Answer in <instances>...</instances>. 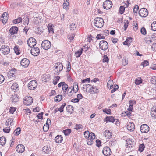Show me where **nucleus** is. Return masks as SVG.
I'll return each mask as SVG.
<instances>
[{
  "instance_id": "2",
  "label": "nucleus",
  "mask_w": 156,
  "mask_h": 156,
  "mask_svg": "<svg viewBox=\"0 0 156 156\" xmlns=\"http://www.w3.org/2000/svg\"><path fill=\"white\" fill-rule=\"evenodd\" d=\"M54 67L55 72L56 74L58 75L59 73L63 69V66L62 63L58 62L55 64Z\"/></svg>"
},
{
  "instance_id": "10",
  "label": "nucleus",
  "mask_w": 156,
  "mask_h": 156,
  "mask_svg": "<svg viewBox=\"0 0 156 156\" xmlns=\"http://www.w3.org/2000/svg\"><path fill=\"white\" fill-rule=\"evenodd\" d=\"M0 50L4 55L8 54L10 51L9 47L6 45H2L1 47Z\"/></svg>"
},
{
  "instance_id": "37",
  "label": "nucleus",
  "mask_w": 156,
  "mask_h": 156,
  "mask_svg": "<svg viewBox=\"0 0 156 156\" xmlns=\"http://www.w3.org/2000/svg\"><path fill=\"white\" fill-rule=\"evenodd\" d=\"M114 117L113 116L107 117H106V121H109L112 123H113L115 121Z\"/></svg>"
},
{
  "instance_id": "30",
  "label": "nucleus",
  "mask_w": 156,
  "mask_h": 156,
  "mask_svg": "<svg viewBox=\"0 0 156 156\" xmlns=\"http://www.w3.org/2000/svg\"><path fill=\"white\" fill-rule=\"evenodd\" d=\"M69 87L67 84H66L65 83H64L63 85L62 88V90L63 91V93H66V91L68 90V89L69 88Z\"/></svg>"
},
{
  "instance_id": "15",
  "label": "nucleus",
  "mask_w": 156,
  "mask_h": 156,
  "mask_svg": "<svg viewBox=\"0 0 156 156\" xmlns=\"http://www.w3.org/2000/svg\"><path fill=\"white\" fill-rule=\"evenodd\" d=\"M30 63L29 60L27 58H24L21 61L20 64L24 68L27 67Z\"/></svg>"
},
{
  "instance_id": "49",
  "label": "nucleus",
  "mask_w": 156,
  "mask_h": 156,
  "mask_svg": "<svg viewBox=\"0 0 156 156\" xmlns=\"http://www.w3.org/2000/svg\"><path fill=\"white\" fill-rule=\"evenodd\" d=\"M105 38V36H103L102 34H98L96 38L97 39H104Z\"/></svg>"
},
{
  "instance_id": "43",
  "label": "nucleus",
  "mask_w": 156,
  "mask_h": 156,
  "mask_svg": "<svg viewBox=\"0 0 156 156\" xmlns=\"http://www.w3.org/2000/svg\"><path fill=\"white\" fill-rule=\"evenodd\" d=\"M14 50L15 52L17 55H19L20 54L19 51V47L17 46H15L14 48Z\"/></svg>"
},
{
  "instance_id": "52",
  "label": "nucleus",
  "mask_w": 156,
  "mask_h": 156,
  "mask_svg": "<svg viewBox=\"0 0 156 156\" xmlns=\"http://www.w3.org/2000/svg\"><path fill=\"white\" fill-rule=\"evenodd\" d=\"M72 87H73L74 93H76L78 91V87L77 85H76L75 83V84H74L73 86H72Z\"/></svg>"
},
{
  "instance_id": "46",
  "label": "nucleus",
  "mask_w": 156,
  "mask_h": 156,
  "mask_svg": "<svg viewBox=\"0 0 156 156\" xmlns=\"http://www.w3.org/2000/svg\"><path fill=\"white\" fill-rule=\"evenodd\" d=\"M70 27L71 30H74L76 28V25L75 23H73L70 24Z\"/></svg>"
},
{
  "instance_id": "16",
  "label": "nucleus",
  "mask_w": 156,
  "mask_h": 156,
  "mask_svg": "<svg viewBox=\"0 0 156 156\" xmlns=\"http://www.w3.org/2000/svg\"><path fill=\"white\" fill-rule=\"evenodd\" d=\"M39 49L37 47H35L34 48H32L31 50V54L34 56L38 55L40 53Z\"/></svg>"
},
{
  "instance_id": "36",
  "label": "nucleus",
  "mask_w": 156,
  "mask_h": 156,
  "mask_svg": "<svg viewBox=\"0 0 156 156\" xmlns=\"http://www.w3.org/2000/svg\"><path fill=\"white\" fill-rule=\"evenodd\" d=\"M151 30L154 31H156V21H154L151 24Z\"/></svg>"
},
{
  "instance_id": "9",
  "label": "nucleus",
  "mask_w": 156,
  "mask_h": 156,
  "mask_svg": "<svg viewBox=\"0 0 156 156\" xmlns=\"http://www.w3.org/2000/svg\"><path fill=\"white\" fill-rule=\"evenodd\" d=\"M27 42L28 46L31 48L34 47L36 44V40L33 37L29 38Z\"/></svg>"
},
{
  "instance_id": "54",
  "label": "nucleus",
  "mask_w": 156,
  "mask_h": 156,
  "mask_svg": "<svg viewBox=\"0 0 156 156\" xmlns=\"http://www.w3.org/2000/svg\"><path fill=\"white\" fill-rule=\"evenodd\" d=\"M131 113L128 111L125 112L124 113H122V115L124 114V116H127L129 118L130 117V116L131 115Z\"/></svg>"
},
{
  "instance_id": "8",
  "label": "nucleus",
  "mask_w": 156,
  "mask_h": 156,
  "mask_svg": "<svg viewBox=\"0 0 156 156\" xmlns=\"http://www.w3.org/2000/svg\"><path fill=\"white\" fill-rule=\"evenodd\" d=\"M112 5V2L110 0H106L103 3V7L104 9H110Z\"/></svg>"
},
{
  "instance_id": "40",
  "label": "nucleus",
  "mask_w": 156,
  "mask_h": 156,
  "mask_svg": "<svg viewBox=\"0 0 156 156\" xmlns=\"http://www.w3.org/2000/svg\"><path fill=\"white\" fill-rule=\"evenodd\" d=\"M125 7L123 6H121L119 8V13L122 14L124 12Z\"/></svg>"
},
{
  "instance_id": "48",
  "label": "nucleus",
  "mask_w": 156,
  "mask_h": 156,
  "mask_svg": "<svg viewBox=\"0 0 156 156\" xmlns=\"http://www.w3.org/2000/svg\"><path fill=\"white\" fill-rule=\"evenodd\" d=\"M49 128V124L46 123L43 126V129L44 131L46 132L48 130Z\"/></svg>"
},
{
  "instance_id": "24",
  "label": "nucleus",
  "mask_w": 156,
  "mask_h": 156,
  "mask_svg": "<svg viewBox=\"0 0 156 156\" xmlns=\"http://www.w3.org/2000/svg\"><path fill=\"white\" fill-rule=\"evenodd\" d=\"M11 98L12 102L14 104L19 100V98L17 97V95L16 94L12 95L11 97Z\"/></svg>"
},
{
  "instance_id": "57",
  "label": "nucleus",
  "mask_w": 156,
  "mask_h": 156,
  "mask_svg": "<svg viewBox=\"0 0 156 156\" xmlns=\"http://www.w3.org/2000/svg\"><path fill=\"white\" fill-rule=\"evenodd\" d=\"M129 22L128 21H126V22H124V30H126L127 28V27L128 25Z\"/></svg>"
},
{
  "instance_id": "44",
  "label": "nucleus",
  "mask_w": 156,
  "mask_h": 156,
  "mask_svg": "<svg viewBox=\"0 0 156 156\" xmlns=\"http://www.w3.org/2000/svg\"><path fill=\"white\" fill-rule=\"evenodd\" d=\"M150 81L152 84L156 85V77L153 76L151 78Z\"/></svg>"
},
{
  "instance_id": "22",
  "label": "nucleus",
  "mask_w": 156,
  "mask_h": 156,
  "mask_svg": "<svg viewBox=\"0 0 156 156\" xmlns=\"http://www.w3.org/2000/svg\"><path fill=\"white\" fill-rule=\"evenodd\" d=\"M55 140L57 143H61L63 140V137L61 135H58L55 138Z\"/></svg>"
},
{
  "instance_id": "34",
  "label": "nucleus",
  "mask_w": 156,
  "mask_h": 156,
  "mask_svg": "<svg viewBox=\"0 0 156 156\" xmlns=\"http://www.w3.org/2000/svg\"><path fill=\"white\" fill-rule=\"evenodd\" d=\"M95 139V138L93 139L88 138V139L87 140V144L89 145H92L94 142V140Z\"/></svg>"
},
{
  "instance_id": "7",
  "label": "nucleus",
  "mask_w": 156,
  "mask_h": 156,
  "mask_svg": "<svg viewBox=\"0 0 156 156\" xmlns=\"http://www.w3.org/2000/svg\"><path fill=\"white\" fill-rule=\"evenodd\" d=\"M148 14L147 10L145 8L141 9L139 11V14L140 16L142 17H146Z\"/></svg>"
},
{
  "instance_id": "59",
  "label": "nucleus",
  "mask_w": 156,
  "mask_h": 156,
  "mask_svg": "<svg viewBox=\"0 0 156 156\" xmlns=\"http://www.w3.org/2000/svg\"><path fill=\"white\" fill-rule=\"evenodd\" d=\"M76 127L74 128L77 130H79L82 127V126L80 124H76Z\"/></svg>"
},
{
  "instance_id": "4",
  "label": "nucleus",
  "mask_w": 156,
  "mask_h": 156,
  "mask_svg": "<svg viewBox=\"0 0 156 156\" xmlns=\"http://www.w3.org/2000/svg\"><path fill=\"white\" fill-rule=\"evenodd\" d=\"M33 102L32 97L29 96H26L23 99V103L26 105H30Z\"/></svg>"
},
{
  "instance_id": "11",
  "label": "nucleus",
  "mask_w": 156,
  "mask_h": 156,
  "mask_svg": "<svg viewBox=\"0 0 156 156\" xmlns=\"http://www.w3.org/2000/svg\"><path fill=\"white\" fill-rule=\"evenodd\" d=\"M84 136L86 138H95V135L94 133H90L88 131H86L84 133Z\"/></svg>"
},
{
  "instance_id": "26",
  "label": "nucleus",
  "mask_w": 156,
  "mask_h": 156,
  "mask_svg": "<svg viewBox=\"0 0 156 156\" xmlns=\"http://www.w3.org/2000/svg\"><path fill=\"white\" fill-rule=\"evenodd\" d=\"M69 0H66L65 1L63 4V7L64 9H67L69 8Z\"/></svg>"
},
{
  "instance_id": "58",
  "label": "nucleus",
  "mask_w": 156,
  "mask_h": 156,
  "mask_svg": "<svg viewBox=\"0 0 156 156\" xmlns=\"http://www.w3.org/2000/svg\"><path fill=\"white\" fill-rule=\"evenodd\" d=\"M13 122V119H11V118L8 119L6 121V122H7L8 124H9V123H10V124L11 125H13V124H12Z\"/></svg>"
},
{
  "instance_id": "28",
  "label": "nucleus",
  "mask_w": 156,
  "mask_h": 156,
  "mask_svg": "<svg viewBox=\"0 0 156 156\" xmlns=\"http://www.w3.org/2000/svg\"><path fill=\"white\" fill-rule=\"evenodd\" d=\"M53 27L54 26H53V25L51 24H49L48 25L47 27L48 29V32L49 33H51L52 34L54 33Z\"/></svg>"
},
{
  "instance_id": "39",
  "label": "nucleus",
  "mask_w": 156,
  "mask_h": 156,
  "mask_svg": "<svg viewBox=\"0 0 156 156\" xmlns=\"http://www.w3.org/2000/svg\"><path fill=\"white\" fill-rule=\"evenodd\" d=\"M113 84V82L112 80H109L107 83V86L108 87H109L110 88H112Z\"/></svg>"
},
{
  "instance_id": "38",
  "label": "nucleus",
  "mask_w": 156,
  "mask_h": 156,
  "mask_svg": "<svg viewBox=\"0 0 156 156\" xmlns=\"http://www.w3.org/2000/svg\"><path fill=\"white\" fill-rule=\"evenodd\" d=\"M22 19L20 17L18 18L17 19H15L13 20V23H20L22 21Z\"/></svg>"
},
{
  "instance_id": "23",
  "label": "nucleus",
  "mask_w": 156,
  "mask_h": 156,
  "mask_svg": "<svg viewBox=\"0 0 156 156\" xmlns=\"http://www.w3.org/2000/svg\"><path fill=\"white\" fill-rule=\"evenodd\" d=\"M90 92L91 93H97L99 91V89L96 86H91L90 88Z\"/></svg>"
},
{
  "instance_id": "1",
  "label": "nucleus",
  "mask_w": 156,
  "mask_h": 156,
  "mask_svg": "<svg viewBox=\"0 0 156 156\" xmlns=\"http://www.w3.org/2000/svg\"><path fill=\"white\" fill-rule=\"evenodd\" d=\"M104 20L101 18L97 17L94 20V24L95 26L97 28H101L104 24Z\"/></svg>"
},
{
  "instance_id": "60",
  "label": "nucleus",
  "mask_w": 156,
  "mask_h": 156,
  "mask_svg": "<svg viewBox=\"0 0 156 156\" xmlns=\"http://www.w3.org/2000/svg\"><path fill=\"white\" fill-rule=\"evenodd\" d=\"M149 65V62L147 60L144 61L141 64L143 67Z\"/></svg>"
},
{
  "instance_id": "53",
  "label": "nucleus",
  "mask_w": 156,
  "mask_h": 156,
  "mask_svg": "<svg viewBox=\"0 0 156 156\" xmlns=\"http://www.w3.org/2000/svg\"><path fill=\"white\" fill-rule=\"evenodd\" d=\"M109 60V59L107 56L106 55H105L104 56V58L103 59V62H108Z\"/></svg>"
},
{
  "instance_id": "42",
  "label": "nucleus",
  "mask_w": 156,
  "mask_h": 156,
  "mask_svg": "<svg viewBox=\"0 0 156 156\" xmlns=\"http://www.w3.org/2000/svg\"><path fill=\"white\" fill-rule=\"evenodd\" d=\"M63 132L65 135L67 136L70 134L71 132V130L70 129H68L63 130Z\"/></svg>"
},
{
  "instance_id": "29",
  "label": "nucleus",
  "mask_w": 156,
  "mask_h": 156,
  "mask_svg": "<svg viewBox=\"0 0 156 156\" xmlns=\"http://www.w3.org/2000/svg\"><path fill=\"white\" fill-rule=\"evenodd\" d=\"M6 139L5 137L2 136L0 138V144L2 146L4 145L6 142Z\"/></svg>"
},
{
  "instance_id": "61",
  "label": "nucleus",
  "mask_w": 156,
  "mask_h": 156,
  "mask_svg": "<svg viewBox=\"0 0 156 156\" xmlns=\"http://www.w3.org/2000/svg\"><path fill=\"white\" fill-rule=\"evenodd\" d=\"M8 20V17H7V16H5V17H3V18H2V23L4 24L6 23Z\"/></svg>"
},
{
  "instance_id": "17",
  "label": "nucleus",
  "mask_w": 156,
  "mask_h": 156,
  "mask_svg": "<svg viewBox=\"0 0 156 156\" xmlns=\"http://www.w3.org/2000/svg\"><path fill=\"white\" fill-rule=\"evenodd\" d=\"M16 150V151L20 153H22L25 151V147L22 144H18L17 145Z\"/></svg>"
},
{
  "instance_id": "21",
  "label": "nucleus",
  "mask_w": 156,
  "mask_h": 156,
  "mask_svg": "<svg viewBox=\"0 0 156 156\" xmlns=\"http://www.w3.org/2000/svg\"><path fill=\"white\" fill-rule=\"evenodd\" d=\"M112 133L109 130H105L104 133V136L106 139H109L112 136Z\"/></svg>"
},
{
  "instance_id": "27",
  "label": "nucleus",
  "mask_w": 156,
  "mask_h": 156,
  "mask_svg": "<svg viewBox=\"0 0 156 156\" xmlns=\"http://www.w3.org/2000/svg\"><path fill=\"white\" fill-rule=\"evenodd\" d=\"M43 151L46 154H48L50 153L51 151V149L48 147V146H45L43 147Z\"/></svg>"
},
{
  "instance_id": "50",
  "label": "nucleus",
  "mask_w": 156,
  "mask_h": 156,
  "mask_svg": "<svg viewBox=\"0 0 156 156\" xmlns=\"http://www.w3.org/2000/svg\"><path fill=\"white\" fill-rule=\"evenodd\" d=\"M75 36V35L74 34H71L68 36V38L70 41L73 40Z\"/></svg>"
},
{
  "instance_id": "3",
  "label": "nucleus",
  "mask_w": 156,
  "mask_h": 156,
  "mask_svg": "<svg viewBox=\"0 0 156 156\" xmlns=\"http://www.w3.org/2000/svg\"><path fill=\"white\" fill-rule=\"evenodd\" d=\"M51 46V42L47 40H44L41 44V47L45 50H48Z\"/></svg>"
},
{
  "instance_id": "64",
  "label": "nucleus",
  "mask_w": 156,
  "mask_h": 156,
  "mask_svg": "<svg viewBox=\"0 0 156 156\" xmlns=\"http://www.w3.org/2000/svg\"><path fill=\"white\" fill-rule=\"evenodd\" d=\"M10 130V129L9 127H6L3 129V131L4 132L8 133H9Z\"/></svg>"
},
{
  "instance_id": "32",
  "label": "nucleus",
  "mask_w": 156,
  "mask_h": 156,
  "mask_svg": "<svg viewBox=\"0 0 156 156\" xmlns=\"http://www.w3.org/2000/svg\"><path fill=\"white\" fill-rule=\"evenodd\" d=\"M142 82V80L141 78H136L135 81V83L136 85H138L141 83Z\"/></svg>"
},
{
  "instance_id": "25",
  "label": "nucleus",
  "mask_w": 156,
  "mask_h": 156,
  "mask_svg": "<svg viewBox=\"0 0 156 156\" xmlns=\"http://www.w3.org/2000/svg\"><path fill=\"white\" fill-rule=\"evenodd\" d=\"M73 89V92L74 93L73 87H72V86L69 87L68 89L67 94L69 96H72L73 95V93L72 92Z\"/></svg>"
},
{
  "instance_id": "35",
  "label": "nucleus",
  "mask_w": 156,
  "mask_h": 156,
  "mask_svg": "<svg viewBox=\"0 0 156 156\" xmlns=\"http://www.w3.org/2000/svg\"><path fill=\"white\" fill-rule=\"evenodd\" d=\"M21 129L20 128L18 127L16 128L14 132V134L15 135H18L20 133Z\"/></svg>"
},
{
  "instance_id": "20",
  "label": "nucleus",
  "mask_w": 156,
  "mask_h": 156,
  "mask_svg": "<svg viewBox=\"0 0 156 156\" xmlns=\"http://www.w3.org/2000/svg\"><path fill=\"white\" fill-rule=\"evenodd\" d=\"M18 31V28L16 26H12L10 28L9 32L11 35H14L17 33Z\"/></svg>"
},
{
  "instance_id": "13",
  "label": "nucleus",
  "mask_w": 156,
  "mask_h": 156,
  "mask_svg": "<svg viewBox=\"0 0 156 156\" xmlns=\"http://www.w3.org/2000/svg\"><path fill=\"white\" fill-rule=\"evenodd\" d=\"M16 76V72L15 69H12L11 70L9 73L8 75V77L9 79L11 78L13 80Z\"/></svg>"
},
{
  "instance_id": "31",
  "label": "nucleus",
  "mask_w": 156,
  "mask_h": 156,
  "mask_svg": "<svg viewBox=\"0 0 156 156\" xmlns=\"http://www.w3.org/2000/svg\"><path fill=\"white\" fill-rule=\"evenodd\" d=\"M62 95H58L55 98V101L57 102H60L62 100Z\"/></svg>"
},
{
  "instance_id": "19",
  "label": "nucleus",
  "mask_w": 156,
  "mask_h": 156,
  "mask_svg": "<svg viewBox=\"0 0 156 156\" xmlns=\"http://www.w3.org/2000/svg\"><path fill=\"white\" fill-rule=\"evenodd\" d=\"M126 146L127 147L126 148V150H127V149L129 148H131L133 147V142L132 140V139H128L126 140Z\"/></svg>"
},
{
  "instance_id": "47",
  "label": "nucleus",
  "mask_w": 156,
  "mask_h": 156,
  "mask_svg": "<svg viewBox=\"0 0 156 156\" xmlns=\"http://www.w3.org/2000/svg\"><path fill=\"white\" fill-rule=\"evenodd\" d=\"M145 147L144 145V144H141L140 145L139 147V151L141 152H142L144 150Z\"/></svg>"
},
{
  "instance_id": "55",
  "label": "nucleus",
  "mask_w": 156,
  "mask_h": 156,
  "mask_svg": "<svg viewBox=\"0 0 156 156\" xmlns=\"http://www.w3.org/2000/svg\"><path fill=\"white\" fill-rule=\"evenodd\" d=\"M24 24L25 25H28L29 23V19L28 18L26 17L23 20Z\"/></svg>"
},
{
  "instance_id": "63",
  "label": "nucleus",
  "mask_w": 156,
  "mask_h": 156,
  "mask_svg": "<svg viewBox=\"0 0 156 156\" xmlns=\"http://www.w3.org/2000/svg\"><path fill=\"white\" fill-rule=\"evenodd\" d=\"M139 9V7L137 5H135L133 9V12L134 13H137Z\"/></svg>"
},
{
  "instance_id": "45",
  "label": "nucleus",
  "mask_w": 156,
  "mask_h": 156,
  "mask_svg": "<svg viewBox=\"0 0 156 156\" xmlns=\"http://www.w3.org/2000/svg\"><path fill=\"white\" fill-rule=\"evenodd\" d=\"M66 105V104L65 103H64L62 104V105L61 106L60 108H59L58 109V110L60 112H61L63 111L64 108L65 107Z\"/></svg>"
},
{
  "instance_id": "56",
  "label": "nucleus",
  "mask_w": 156,
  "mask_h": 156,
  "mask_svg": "<svg viewBox=\"0 0 156 156\" xmlns=\"http://www.w3.org/2000/svg\"><path fill=\"white\" fill-rule=\"evenodd\" d=\"M140 31L142 34L144 35H145L146 34V30L144 27L141 28Z\"/></svg>"
},
{
  "instance_id": "62",
  "label": "nucleus",
  "mask_w": 156,
  "mask_h": 156,
  "mask_svg": "<svg viewBox=\"0 0 156 156\" xmlns=\"http://www.w3.org/2000/svg\"><path fill=\"white\" fill-rule=\"evenodd\" d=\"M18 84L16 83H15L11 86V88L12 89L16 90L18 88Z\"/></svg>"
},
{
  "instance_id": "18",
  "label": "nucleus",
  "mask_w": 156,
  "mask_h": 156,
  "mask_svg": "<svg viewBox=\"0 0 156 156\" xmlns=\"http://www.w3.org/2000/svg\"><path fill=\"white\" fill-rule=\"evenodd\" d=\"M127 128L128 130L130 131H133L135 129V125L133 122H128L127 123Z\"/></svg>"
},
{
  "instance_id": "12",
  "label": "nucleus",
  "mask_w": 156,
  "mask_h": 156,
  "mask_svg": "<svg viewBox=\"0 0 156 156\" xmlns=\"http://www.w3.org/2000/svg\"><path fill=\"white\" fill-rule=\"evenodd\" d=\"M140 130L142 133H146L149 131V127L147 125L144 124L141 126Z\"/></svg>"
},
{
  "instance_id": "33",
  "label": "nucleus",
  "mask_w": 156,
  "mask_h": 156,
  "mask_svg": "<svg viewBox=\"0 0 156 156\" xmlns=\"http://www.w3.org/2000/svg\"><path fill=\"white\" fill-rule=\"evenodd\" d=\"M83 50V48H82L81 49L78 50L75 53L76 56L77 57H79L82 54V51Z\"/></svg>"
},
{
  "instance_id": "41",
  "label": "nucleus",
  "mask_w": 156,
  "mask_h": 156,
  "mask_svg": "<svg viewBox=\"0 0 156 156\" xmlns=\"http://www.w3.org/2000/svg\"><path fill=\"white\" fill-rule=\"evenodd\" d=\"M41 20V18L39 17H35L34 20V23L35 24H37L39 23L40 20Z\"/></svg>"
},
{
  "instance_id": "51",
  "label": "nucleus",
  "mask_w": 156,
  "mask_h": 156,
  "mask_svg": "<svg viewBox=\"0 0 156 156\" xmlns=\"http://www.w3.org/2000/svg\"><path fill=\"white\" fill-rule=\"evenodd\" d=\"M103 111L105 113L107 114H111V110L110 109H104L103 110Z\"/></svg>"
},
{
  "instance_id": "5",
  "label": "nucleus",
  "mask_w": 156,
  "mask_h": 156,
  "mask_svg": "<svg viewBox=\"0 0 156 156\" xmlns=\"http://www.w3.org/2000/svg\"><path fill=\"white\" fill-rule=\"evenodd\" d=\"M99 47L102 50H106L108 48V43L105 40L101 41L99 43Z\"/></svg>"
},
{
  "instance_id": "14",
  "label": "nucleus",
  "mask_w": 156,
  "mask_h": 156,
  "mask_svg": "<svg viewBox=\"0 0 156 156\" xmlns=\"http://www.w3.org/2000/svg\"><path fill=\"white\" fill-rule=\"evenodd\" d=\"M102 152L105 156H108L111 154V151L110 148L107 147H105L103 149Z\"/></svg>"
},
{
  "instance_id": "6",
  "label": "nucleus",
  "mask_w": 156,
  "mask_h": 156,
  "mask_svg": "<svg viewBox=\"0 0 156 156\" xmlns=\"http://www.w3.org/2000/svg\"><path fill=\"white\" fill-rule=\"evenodd\" d=\"M37 83L35 80H33L30 81L28 83V87L29 89L33 90L35 89L37 87Z\"/></svg>"
}]
</instances>
